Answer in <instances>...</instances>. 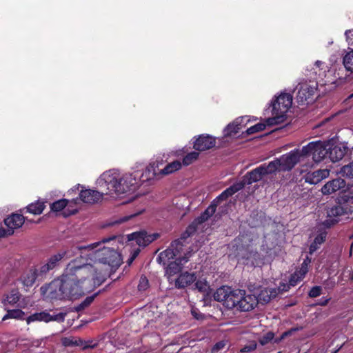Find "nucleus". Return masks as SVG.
<instances>
[{
	"mask_svg": "<svg viewBox=\"0 0 353 353\" xmlns=\"http://www.w3.org/2000/svg\"><path fill=\"white\" fill-rule=\"evenodd\" d=\"M330 175V170L327 169H321L314 172L306 173L303 179L305 183L315 185L321 182L323 179H326Z\"/></svg>",
	"mask_w": 353,
	"mask_h": 353,
	"instance_id": "5701e85b",
	"label": "nucleus"
},
{
	"mask_svg": "<svg viewBox=\"0 0 353 353\" xmlns=\"http://www.w3.org/2000/svg\"><path fill=\"white\" fill-rule=\"evenodd\" d=\"M277 353H281V352H278Z\"/></svg>",
	"mask_w": 353,
	"mask_h": 353,
	"instance_id": "680f3d73",
	"label": "nucleus"
},
{
	"mask_svg": "<svg viewBox=\"0 0 353 353\" xmlns=\"http://www.w3.org/2000/svg\"><path fill=\"white\" fill-rule=\"evenodd\" d=\"M63 344L65 346L68 345H83V341L81 339H65L63 341Z\"/></svg>",
	"mask_w": 353,
	"mask_h": 353,
	"instance_id": "09e8293b",
	"label": "nucleus"
},
{
	"mask_svg": "<svg viewBox=\"0 0 353 353\" xmlns=\"http://www.w3.org/2000/svg\"><path fill=\"white\" fill-rule=\"evenodd\" d=\"M326 238V232H321L319 235H317L314 242L311 244L310 247V253L312 254L314 252H315L318 248L319 245L323 243Z\"/></svg>",
	"mask_w": 353,
	"mask_h": 353,
	"instance_id": "f704fd0d",
	"label": "nucleus"
},
{
	"mask_svg": "<svg viewBox=\"0 0 353 353\" xmlns=\"http://www.w3.org/2000/svg\"><path fill=\"white\" fill-rule=\"evenodd\" d=\"M352 237L353 238V235L352 236Z\"/></svg>",
	"mask_w": 353,
	"mask_h": 353,
	"instance_id": "e2e57ef3",
	"label": "nucleus"
},
{
	"mask_svg": "<svg viewBox=\"0 0 353 353\" xmlns=\"http://www.w3.org/2000/svg\"><path fill=\"white\" fill-rule=\"evenodd\" d=\"M82 189L79 192V198L80 199L85 203H95L98 201H101L103 198V195L105 194L100 190V191H97L92 189Z\"/></svg>",
	"mask_w": 353,
	"mask_h": 353,
	"instance_id": "a211bd4d",
	"label": "nucleus"
},
{
	"mask_svg": "<svg viewBox=\"0 0 353 353\" xmlns=\"http://www.w3.org/2000/svg\"><path fill=\"white\" fill-rule=\"evenodd\" d=\"M292 104V96L288 93H281L272 103V117L266 119V124L273 125L283 123Z\"/></svg>",
	"mask_w": 353,
	"mask_h": 353,
	"instance_id": "7ed1b4c3",
	"label": "nucleus"
},
{
	"mask_svg": "<svg viewBox=\"0 0 353 353\" xmlns=\"http://www.w3.org/2000/svg\"><path fill=\"white\" fill-rule=\"evenodd\" d=\"M237 289H232L231 287L223 285L219 288L214 293V299L222 303L228 309H233L235 307Z\"/></svg>",
	"mask_w": 353,
	"mask_h": 353,
	"instance_id": "1a4fd4ad",
	"label": "nucleus"
},
{
	"mask_svg": "<svg viewBox=\"0 0 353 353\" xmlns=\"http://www.w3.org/2000/svg\"><path fill=\"white\" fill-rule=\"evenodd\" d=\"M321 294V288L320 286H314L312 288L309 292V296L312 298H316Z\"/></svg>",
	"mask_w": 353,
	"mask_h": 353,
	"instance_id": "8fccbe9b",
	"label": "nucleus"
},
{
	"mask_svg": "<svg viewBox=\"0 0 353 353\" xmlns=\"http://www.w3.org/2000/svg\"><path fill=\"white\" fill-rule=\"evenodd\" d=\"M79 187H80V185H78L77 187V189H79ZM74 188L76 189V187Z\"/></svg>",
	"mask_w": 353,
	"mask_h": 353,
	"instance_id": "052dcab7",
	"label": "nucleus"
},
{
	"mask_svg": "<svg viewBox=\"0 0 353 353\" xmlns=\"http://www.w3.org/2000/svg\"><path fill=\"white\" fill-rule=\"evenodd\" d=\"M274 334L271 332L266 333L265 335L261 336L259 341L261 345H265L269 343L274 339Z\"/></svg>",
	"mask_w": 353,
	"mask_h": 353,
	"instance_id": "c03bdc74",
	"label": "nucleus"
},
{
	"mask_svg": "<svg viewBox=\"0 0 353 353\" xmlns=\"http://www.w3.org/2000/svg\"><path fill=\"white\" fill-rule=\"evenodd\" d=\"M310 263V259L307 258L302 263L300 269L299 270L296 271V272H298L300 274V277H304L305 276V274L308 272V265H309Z\"/></svg>",
	"mask_w": 353,
	"mask_h": 353,
	"instance_id": "37998d69",
	"label": "nucleus"
},
{
	"mask_svg": "<svg viewBox=\"0 0 353 353\" xmlns=\"http://www.w3.org/2000/svg\"><path fill=\"white\" fill-rule=\"evenodd\" d=\"M265 128V124L259 123L247 129L246 133L248 134H252L258 132L263 131Z\"/></svg>",
	"mask_w": 353,
	"mask_h": 353,
	"instance_id": "79ce46f5",
	"label": "nucleus"
},
{
	"mask_svg": "<svg viewBox=\"0 0 353 353\" xmlns=\"http://www.w3.org/2000/svg\"><path fill=\"white\" fill-rule=\"evenodd\" d=\"M343 65L345 70L353 73V49L345 52L343 56Z\"/></svg>",
	"mask_w": 353,
	"mask_h": 353,
	"instance_id": "c85d7f7f",
	"label": "nucleus"
},
{
	"mask_svg": "<svg viewBox=\"0 0 353 353\" xmlns=\"http://www.w3.org/2000/svg\"><path fill=\"white\" fill-rule=\"evenodd\" d=\"M245 264H250L252 266H259L263 263L260 255L256 252L251 251L245 259Z\"/></svg>",
	"mask_w": 353,
	"mask_h": 353,
	"instance_id": "7c9ffc66",
	"label": "nucleus"
},
{
	"mask_svg": "<svg viewBox=\"0 0 353 353\" xmlns=\"http://www.w3.org/2000/svg\"><path fill=\"white\" fill-rule=\"evenodd\" d=\"M216 139L209 134H201L194 142V148L197 151H205L214 147Z\"/></svg>",
	"mask_w": 353,
	"mask_h": 353,
	"instance_id": "6ab92c4d",
	"label": "nucleus"
},
{
	"mask_svg": "<svg viewBox=\"0 0 353 353\" xmlns=\"http://www.w3.org/2000/svg\"><path fill=\"white\" fill-rule=\"evenodd\" d=\"M346 182L339 177L326 182L321 188V192L323 195L329 196L338 192H344L346 190Z\"/></svg>",
	"mask_w": 353,
	"mask_h": 353,
	"instance_id": "2eb2a0df",
	"label": "nucleus"
},
{
	"mask_svg": "<svg viewBox=\"0 0 353 353\" xmlns=\"http://www.w3.org/2000/svg\"><path fill=\"white\" fill-rule=\"evenodd\" d=\"M179 200H185V199L184 197H181L179 199Z\"/></svg>",
	"mask_w": 353,
	"mask_h": 353,
	"instance_id": "bf43d9fd",
	"label": "nucleus"
},
{
	"mask_svg": "<svg viewBox=\"0 0 353 353\" xmlns=\"http://www.w3.org/2000/svg\"><path fill=\"white\" fill-rule=\"evenodd\" d=\"M256 348V343L255 342H252L249 345H245L242 349H241L240 352L241 353H246V352L253 351Z\"/></svg>",
	"mask_w": 353,
	"mask_h": 353,
	"instance_id": "864d4df0",
	"label": "nucleus"
},
{
	"mask_svg": "<svg viewBox=\"0 0 353 353\" xmlns=\"http://www.w3.org/2000/svg\"><path fill=\"white\" fill-rule=\"evenodd\" d=\"M318 83L314 81H305L296 86V99L299 104H308L314 101L317 90Z\"/></svg>",
	"mask_w": 353,
	"mask_h": 353,
	"instance_id": "6e6552de",
	"label": "nucleus"
},
{
	"mask_svg": "<svg viewBox=\"0 0 353 353\" xmlns=\"http://www.w3.org/2000/svg\"><path fill=\"white\" fill-rule=\"evenodd\" d=\"M339 174L343 176L353 178V161L343 166L339 171Z\"/></svg>",
	"mask_w": 353,
	"mask_h": 353,
	"instance_id": "4c0bfd02",
	"label": "nucleus"
},
{
	"mask_svg": "<svg viewBox=\"0 0 353 353\" xmlns=\"http://www.w3.org/2000/svg\"><path fill=\"white\" fill-rule=\"evenodd\" d=\"M25 313L19 309L9 310L7 313L3 316L2 321H6L10 319H23Z\"/></svg>",
	"mask_w": 353,
	"mask_h": 353,
	"instance_id": "473e14b6",
	"label": "nucleus"
},
{
	"mask_svg": "<svg viewBox=\"0 0 353 353\" xmlns=\"http://www.w3.org/2000/svg\"><path fill=\"white\" fill-rule=\"evenodd\" d=\"M114 239H103L101 242L86 246L75 245L52 256L47 262L54 268L63 258L80 254V259L71 261L60 278L52 281L46 288L52 299L74 300L92 291L104 281L109 268L120 265V256L113 248H99Z\"/></svg>",
	"mask_w": 353,
	"mask_h": 353,
	"instance_id": "f257e3e1",
	"label": "nucleus"
},
{
	"mask_svg": "<svg viewBox=\"0 0 353 353\" xmlns=\"http://www.w3.org/2000/svg\"><path fill=\"white\" fill-rule=\"evenodd\" d=\"M216 211V205H210L205 212L198 218L199 223L203 222L212 216Z\"/></svg>",
	"mask_w": 353,
	"mask_h": 353,
	"instance_id": "c9c22d12",
	"label": "nucleus"
},
{
	"mask_svg": "<svg viewBox=\"0 0 353 353\" xmlns=\"http://www.w3.org/2000/svg\"><path fill=\"white\" fill-rule=\"evenodd\" d=\"M37 278H39L38 270L30 269L22 276L21 281L24 285L29 287L34 283Z\"/></svg>",
	"mask_w": 353,
	"mask_h": 353,
	"instance_id": "a878e982",
	"label": "nucleus"
},
{
	"mask_svg": "<svg viewBox=\"0 0 353 353\" xmlns=\"http://www.w3.org/2000/svg\"><path fill=\"white\" fill-rule=\"evenodd\" d=\"M194 285L196 289H197L200 292L208 294L210 285L205 280H198L195 283Z\"/></svg>",
	"mask_w": 353,
	"mask_h": 353,
	"instance_id": "58836bf2",
	"label": "nucleus"
},
{
	"mask_svg": "<svg viewBox=\"0 0 353 353\" xmlns=\"http://www.w3.org/2000/svg\"><path fill=\"white\" fill-rule=\"evenodd\" d=\"M288 290V285L285 284H281L279 288H264L261 290L256 299L258 303L263 304L270 302L272 299L276 297V296L281 292H287Z\"/></svg>",
	"mask_w": 353,
	"mask_h": 353,
	"instance_id": "4468645a",
	"label": "nucleus"
},
{
	"mask_svg": "<svg viewBox=\"0 0 353 353\" xmlns=\"http://www.w3.org/2000/svg\"><path fill=\"white\" fill-rule=\"evenodd\" d=\"M224 346H225L224 342H222V341L221 342H219V343H216L214 345V346L213 347L212 350L214 352L219 351V350L223 349Z\"/></svg>",
	"mask_w": 353,
	"mask_h": 353,
	"instance_id": "5fc2aeb1",
	"label": "nucleus"
},
{
	"mask_svg": "<svg viewBox=\"0 0 353 353\" xmlns=\"http://www.w3.org/2000/svg\"><path fill=\"white\" fill-rule=\"evenodd\" d=\"M244 187L243 183H237L224 190L219 196L216 197L217 200H225L229 196H232L236 192L239 191Z\"/></svg>",
	"mask_w": 353,
	"mask_h": 353,
	"instance_id": "cd10ccee",
	"label": "nucleus"
},
{
	"mask_svg": "<svg viewBox=\"0 0 353 353\" xmlns=\"http://www.w3.org/2000/svg\"><path fill=\"white\" fill-rule=\"evenodd\" d=\"M326 285L330 288H332L334 285H335V283L334 281H326Z\"/></svg>",
	"mask_w": 353,
	"mask_h": 353,
	"instance_id": "6e6d98bb",
	"label": "nucleus"
},
{
	"mask_svg": "<svg viewBox=\"0 0 353 353\" xmlns=\"http://www.w3.org/2000/svg\"><path fill=\"white\" fill-rule=\"evenodd\" d=\"M45 202L43 201H37L35 203H32L27 206V210L28 212L33 214L34 215L40 214L43 212L45 208Z\"/></svg>",
	"mask_w": 353,
	"mask_h": 353,
	"instance_id": "2f4dec72",
	"label": "nucleus"
},
{
	"mask_svg": "<svg viewBox=\"0 0 353 353\" xmlns=\"http://www.w3.org/2000/svg\"><path fill=\"white\" fill-rule=\"evenodd\" d=\"M248 121L249 120L247 119V117H241L236 118L232 123L228 124L224 129V135L225 137H232L237 134Z\"/></svg>",
	"mask_w": 353,
	"mask_h": 353,
	"instance_id": "412c9836",
	"label": "nucleus"
},
{
	"mask_svg": "<svg viewBox=\"0 0 353 353\" xmlns=\"http://www.w3.org/2000/svg\"><path fill=\"white\" fill-rule=\"evenodd\" d=\"M244 187L243 183H237L224 190L219 196L216 197L217 200H225L229 196H232L236 192L239 191Z\"/></svg>",
	"mask_w": 353,
	"mask_h": 353,
	"instance_id": "bb28decb",
	"label": "nucleus"
},
{
	"mask_svg": "<svg viewBox=\"0 0 353 353\" xmlns=\"http://www.w3.org/2000/svg\"><path fill=\"white\" fill-rule=\"evenodd\" d=\"M271 161L268 165L263 164L247 173L244 177V185L252 184L261 180L265 176L274 174V170L272 166Z\"/></svg>",
	"mask_w": 353,
	"mask_h": 353,
	"instance_id": "f8f14e48",
	"label": "nucleus"
},
{
	"mask_svg": "<svg viewBox=\"0 0 353 353\" xmlns=\"http://www.w3.org/2000/svg\"><path fill=\"white\" fill-rule=\"evenodd\" d=\"M345 40L348 45L353 46V29L345 32Z\"/></svg>",
	"mask_w": 353,
	"mask_h": 353,
	"instance_id": "603ef678",
	"label": "nucleus"
},
{
	"mask_svg": "<svg viewBox=\"0 0 353 353\" xmlns=\"http://www.w3.org/2000/svg\"><path fill=\"white\" fill-rule=\"evenodd\" d=\"M330 299H324L322 302L320 303V305H325L328 303Z\"/></svg>",
	"mask_w": 353,
	"mask_h": 353,
	"instance_id": "4d7b16f0",
	"label": "nucleus"
},
{
	"mask_svg": "<svg viewBox=\"0 0 353 353\" xmlns=\"http://www.w3.org/2000/svg\"><path fill=\"white\" fill-rule=\"evenodd\" d=\"M352 97H353V93H352L351 95H350L348 98H349V99H351V98H352Z\"/></svg>",
	"mask_w": 353,
	"mask_h": 353,
	"instance_id": "13d9d810",
	"label": "nucleus"
},
{
	"mask_svg": "<svg viewBox=\"0 0 353 353\" xmlns=\"http://www.w3.org/2000/svg\"><path fill=\"white\" fill-rule=\"evenodd\" d=\"M149 287L148 280L145 276H141L139 280L138 285V289L139 291H145Z\"/></svg>",
	"mask_w": 353,
	"mask_h": 353,
	"instance_id": "de8ad7c7",
	"label": "nucleus"
},
{
	"mask_svg": "<svg viewBox=\"0 0 353 353\" xmlns=\"http://www.w3.org/2000/svg\"><path fill=\"white\" fill-rule=\"evenodd\" d=\"M193 230L194 229L190 227L186 232L183 234L181 239H177L173 241L168 249L161 252L159 254L157 261L159 263H162L163 265H165L168 263H169L170 260L176 257L182 251L183 246L182 241L185 240L186 237L189 236Z\"/></svg>",
	"mask_w": 353,
	"mask_h": 353,
	"instance_id": "0eeeda50",
	"label": "nucleus"
},
{
	"mask_svg": "<svg viewBox=\"0 0 353 353\" xmlns=\"http://www.w3.org/2000/svg\"><path fill=\"white\" fill-rule=\"evenodd\" d=\"M68 203V200L67 199H59L50 205V209L53 212H59L67 205Z\"/></svg>",
	"mask_w": 353,
	"mask_h": 353,
	"instance_id": "e433bc0d",
	"label": "nucleus"
},
{
	"mask_svg": "<svg viewBox=\"0 0 353 353\" xmlns=\"http://www.w3.org/2000/svg\"><path fill=\"white\" fill-rule=\"evenodd\" d=\"M302 162H306L302 149H294L272 161L271 168H274L275 173L281 171H290L297 163Z\"/></svg>",
	"mask_w": 353,
	"mask_h": 353,
	"instance_id": "20e7f679",
	"label": "nucleus"
},
{
	"mask_svg": "<svg viewBox=\"0 0 353 353\" xmlns=\"http://www.w3.org/2000/svg\"><path fill=\"white\" fill-rule=\"evenodd\" d=\"M328 146L329 142L321 141H312L303 146L301 149L306 162L310 157L314 162L322 161L328 154Z\"/></svg>",
	"mask_w": 353,
	"mask_h": 353,
	"instance_id": "39448f33",
	"label": "nucleus"
},
{
	"mask_svg": "<svg viewBox=\"0 0 353 353\" xmlns=\"http://www.w3.org/2000/svg\"><path fill=\"white\" fill-rule=\"evenodd\" d=\"M157 167L158 165H156L154 163H150L147 168H145V170L139 176L138 181H139L141 184H143L144 183H150L152 181L161 177V176L159 174V171H158Z\"/></svg>",
	"mask_w": 353,
	"mask_h": 353,
	"instance_id": "4be33fe9",
	"label": "nucleus"
},
{
	"mask_svg": "<svg viewBox=\"0 0 353 353\" xmlns=\"http://www.w3.org/2000/svg\"><path fill=\"white\" fill-rule=\"evenodd\" d=\"M234 310L239 312H248L255 308L258 304L256 296L247 294L243 290L237 289Z\"/></svg>",
	"mask_w": 353,
	"mask_h": 353,
	"instance_id": "9d476101",
	"label": "nucleus"
},
{
	"mask_svg": "<svg viewBox=\"0 0 353 353\" xmlns=\"http://www.w3.org/2000/svg\"><path fill=\"white\" fill-rule=\"evenodd\" d=\"M19 292L17 290H12L9 294L6 295V297L3 299V304L6 305L7 303L9 305H14L19 300Z\"/></svg>",
	"mask_w": 353,
	"mask_h": 353,
	"instance_id": "72a5a7b5",
	"label": "nucleus"
},
{
	"mask_svg": "<svg viewBox=\"0 0 353 353\" xmlns=\"http://www.w3.org/2000/svg\"><path fill=\"white\" fill-rule=\"evenodd\" d=\"M188 261V256L185 255L183 257L179 256L174 261H172L168 263L165 268V276L170 283L174 281L172 277L181 272L183 264L186 263Z\"/></svg>",
	"mask_w": 353,
	"mask_h": 353,
	"instance_id": "f3484780",
	"label": "nucleus"
},
{
	"mask_svg": "<svg viewBox=\"0 0 353 353\" xmlns=\"http://www.w3.org/2000/svg\"><path fill=\"white\" fill-rule=\"evenodd\" d=\"M95 296H96V294L91 296L86 297V299L77 307V308H76L77 310L79 311V310H83L84 308H85L86 307L90 305L91 304V303L93 301Z\"/></svg>",
	"mask_w": 353,
	"mask_h": 353,
	"instance_id": "49530a36",
	"label": "nucleus"
},
{
	"mask_svg": "<svg viewBox=\"0 0 353 353\" xmlns=\"http://www.w3.org/2000/svg\"><path fill=\"white\" fill-rule=\"evenodd\" d=\"M52 268L49 265L48 263L41 265L39 269H37L38 270L39 277L42 276L46 272H48Z\"/></svg>",
	"mask_w": 353,
	"mask_h": 353,
	"instance_id": "3c124183",
	"label": "nucleus"
},
{
	"mask_svg": "<svg viewBox=\"0 0 353 353\" xmlns=\"http://www.w3.org/2000/svg\"><path fill=\"white\" fill-rule=\"evenodd\" d=\"M315 68L314 70H315V73L317 74L319 72V75H325L326 70L327 69V66L325 65V63L322 62L321 61H316L314 63Z\"/></svg>",
	"mask_w": 353,
	"mask_h": 353,
	"instance_id": "ea45409f",
	"label": "nucleus"
},
{
	"mask_svg": "<svg viewBox=\"0 0 353 353\" xmlns=\"http://www.w3.org/2000/svg\"><path fill=\"white\" fill-rule=\"evenodd\" d=\"M142 164L137 163L133 168V173H121L116 169L104 172L97 179L96 185L103 193L110 196H119L135 189L138 184L137 172L142 168Z\"/></svg>",
	"mask_w": 353,
	"mask_h": 353,
	"instance_id": "f03ea898",
	"label": "nucleus"
},
{
	"mask_svg": "<svg viewBox=\"0 0 353 353\" xmlns=\"http://www.w3.org/2000/svg\"><path fill=\"white\" fill-rule=\"evenodd\" d=\"M328 156L332 162H336L341 160L346 153V148L339 145H331L329 143Z\"/></svg>",
	"mask_w": 353,
	"mask_h": 353,
	"instance_id": "393cba45",
	"label": "nucleus"
},
{
	"mask_svg": "<svg viewBox=\"0 0 353 353\" xmlns=\"http://www.w3.org/2000/svg\"><path fill=\"white\" fill-rule=\"evenodd\" d=\"M343 72V69L341 68L327 70V73L324 75L325 79L323 84L334 85L336 87L349 82L352 78L351 74H345L343 77L342 75Z\"/></svg>",
	"mask_w": 353,
	"mask_h": 353,
	"instance_id": "9b49d317",
	"label": "nucleus"
},
{
	"mask_svg": "<svg viewBox=\"0 0 353 353\" xmlns=\"http://www.w3.org/2000/svg\"><path fill=\"white\" fill-rule=\"evenodd\" d=\"M24 216L19 214H12L4 220L6 228H0V237L12 235L14 230L21 228L24 223Z\"/></svg>",
	"mask_w": 353,
	"mask_h": 353,
	"instance_id": "ddd939ff",
	"label": "nucleus"
},
{
	"mask_svg": "<svg viewBox=\"0 0 353 353\" xmlns=\"http://www.w3.org/2000/svg\"><path fill=\"white\" fill-rule=\"evenodd\" d=\"M65 315L66 313L64 312L50 314L46 312H41L30 315L27 318L26 321L28 324L34 321H44L46 323L50 321H57L60 323L64 321Z\"/></svg>",
	"mask_w": 353,
	"mask_h": 353,
	"instance_id": "dca6fc26",
	"label": "nucleus"
},
{
	"mask_svg": "<svg viewBox=\"0 0 353 353\" xmlns=\"http://www.w3.org/2000/svg\"><path fill=\"white\" fill-rule=\"evenodd\" d=\"M157 234H148L145 232H134L128 235L129 241H135L139 246L145 247L157 239Z\"/></svg>",
	"mask_w": 353,
	"mask_h": 353,
	"instance_id": "aec40b11",
	"label": "nucleus"
},
{
	"mask_svg": "<svg viewBox=\"0 0 353 353\" xmlns=\"http://www.w3.org/2000/svg\"><path fill=\"white\" fill-rule=\"evenodd\" d=\"M199 157L197 152H192L188 153L183 159V163L185 165L191 164L193 161H196Z\"/></svg>",
	"mask_w": 353,
	"mask_h": 353,
	"instance_id": "a19ab883",
	"label": "nucleus"
},
{
	"mask_svg": "<svg viewBox=\"0 0 353 353\" xmlns=\"http://www.w3.org/2000/svg\"><path fill=\"white\" fill-rule=\"evenodd\" d=\"M196 281V275L194 273H189L188 272L181 273L177 279H174L175 287L176 288H184L192 284Z\"/></svg>",
	"mask_w": 353,
	"mask_h": 353,
	"instance_id": "b1692460",
	"label": "nucleus"
},
{
	"mask_svg": "<svg viewBox=\"0 0 353 353\" xmlns=\"http://www.w3.org/2000/svg\"><path fill=\"white\" fill-rule=\"evenodd\" d=\"M181 168V163L179 161H174L168 163L163 169L159 170L161 176L172 174L175 171L179 170Z\"/></svg>",
	"mask_w": 353,
	"mask_h": 353,
	"instance_id": "c756f323",
	"label": "nucleus"
},
{
	"mask_svg": "<svg viewBox=\"0 0 353 353\" xmlns=\"http://www.w3.org/2000/svg\"><path fill=\"white\" fill-rule=\"evenodd\" d=\"M353 203V196L350 195H344L340 199L339 204L333 206L327 211L328 219L323 222L327 228L330 227L338 222V217L348 214L350 207L347 203Z\"/></svg>",
	"mask_w": 353,
	"mask_h": 353,
	"instance_id": "423d86ee",
	"label": "nucleus"
},
{
	"mask_svg": "<svg viewBox=\"0 0 353 353\" xmlns=\"http://www.w3.org/2000/svg\"><path fill=\"white\" fill-rule=\"evenodd\" d=\"M303 277H300V274L295 272L293 274H292L289 283L285 285H288V289L290 288V286H295L298 282H299L301 279H303Z\"/></svg>",
	"mask_w": 353,
	"mask_h": 353,
	"instance_id": "a18cd8bd",
	"label": "nucleus"
}]
</instances>
